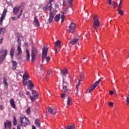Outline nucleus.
Returning a JSON list of instances; mask_svg holds the SVG:
<instances>
[{"label":"nucleus","instance_id":"nucleus-54","mask_svg":"<svg viewBox=\"0 0 129 129\" xmlns=\"http://www.w3.org/2000/svg\"><path fill=\"white\" fill-rule=\"evenodd\" d=\"M108 5H112L111 4V1H108Z\"/></svg>","mask_w":129,"mask_h":129},{"label":"nucleus","instance_id":"nucleus-41","mask_svg":"<svg viewBox=\"0 0 129 129\" xmlns=\"http://www.w3.org/2000/svg\"><path fill=\"white\" fill-rule=\"evenodd\" d=\"M30 99H31V101L34 102V101H35V99H36V98H35V96H30Z\"/></svg>","mask_w":129,"mask_h":129},{"label":"nucleus","instance_id":"nucleus-44","mask_svg":"<svg viewBox=\"0 0 129 129\" xmlns=\"http://www.w3.org/2000/svg\"><path fill=\"white\" fill-rule=\"evenodd\" d=\"M19 95L22 98L24 97V94L23 93V92L21 91L19 92Z\"/></svg>","mask_w":129,"mask_h":129},{"label":"nucleus","instance_id":"nucleus-42","mask_svg":"<svg viewBox=\"0 0 129 129\" xmlns=\"http://www.w3.org/2000/svg\"><path fill=\"white\" fill-rule=\"evenodd\" d=\"M25 6H26V3H25L24 2H22L21 4L20 7H19V8H24Z\"/></svg>","mask_w":129,"mask_h":129},{"label":"nucleus","instance_id":"nucleus-26","mask_svg":"<svg viewBox=\"0 0 129 129\" xmlns=\"http://www.w3.org/2000/svg\"><path fill=\"white\" fill-rule=\"evenodd\" d=\"M6 32V30L5 28H0V34L4 35V34H5Z\"/></svg>","mask_w":129,"mask_h":129},{"label":"nucleus","instance_id":"nucleus-3","mask_svg":"<svg viewBox=\"0 0 129 129\" xmlns=\"http://www.w3.org/2000/svg\"><path fill=\"white\" fill-rule=\"evenodd\" d=\"M46 8L47 10L50 11V14H49V18L48 20V23H52V21H53V19L54 18V16L55 14L54 13L52 12V4L51 3H48L46 5Z\"/></svg>","mask_w":129,"mask_h":129},{"label":"nucleus","instance_id":"nucleus-20","mask_svg":"<svg viewBox=\"0 0 129 129\" xmlns=\"http://www.w3.org/2000/svg\"><path fill=\"white\" fill-rule=\"evenodd\" d=\"M12 64H13V66H12L13 70H16V69H17V62L14 60H12Z\"/></svg>","mask_w":129,"mask_h":129},{"label":"nucleus","instance_id":"nucleus-16","mask_svg":"<svg viewBox=\"0 0 129 129\" xmlns=\"http://www.w3.org/2000/svg\"><path fill=\"white\" fill-rule=\"evenodd\" d=\"M34 23L35 25H36V26L40 27V23L39 22V20H38L37 16H35L34 17Z\"/></svg>","mask_w":129,"mask_h":129},{"label":"nucleus","instance_id":"nucleus-4","mask_svg":"<svg viewBox=\"0 0 129 129\" xmlns=\"http://www.w3.org/2000/svg\"><path fill=\"white\" fill-rule=\"evenodd\" d=\"M3 52H4L3 54ZM0 54H3L0 55V64H2L4 62V60L6 59V57H7V55H8V50L5 49L4 50V49H2L0 50Z\"/></svg>","mask_w":129,"mask_h":129},{"label":"nucleus","instance_id":"nucleus-55","mask_svg":"<svg viewBox=\"0 0 129 129\" xmlns=\"http://www.w3.org/2000/svg\"><path fill=\"white\" fill-rule=\"evenodd\" d=\"M43 10L44 11H46V10H47V7H43Z\"/></svg>","mask_w":129,"mask_h":129},{"label":"nucleus","instance_id":"nucleus-46","mask_svg":"<svg viewBox=\"0 0 129 129\" xmlns=\"http://www.w3.org/2000/svg\"><path fill=\"white\" fill-rule=\"evenodd\" d=\"M108 105H109V106H113V103L109 102H108Z\"/></svg>","mask_w":129,"mask_h":129},{"label":"nucleus","instance_id":"nucleus-57","mask_svg":"<svg viewBox=\"0 0 129 129\" xmlns=\"http://www.w3.org/2000/svg\"><path fill=\"white\" fill-rule=\"evenodd\" d=\"M20 14H21V15H22V14H23V9L21 10Z\"/></svg>","mask_w":129,"mask_h":129},{"label":"nucleus","instance_id":"nucleus-24","mask_svg":"<svg viewBox=\"0 0 129 129\" xmlns=\"http://www.w3.org/2000/svg\"><path fill=\"white\" fill-rule=\"evenodd\" d=\"M67 104L68 105H72V100L69 97L68 98Z\"/></svg>","mask_w":129,"mask_h":129},{"label":"nucleus","instance_id":"nucleus-61","mask_svg":"<svg viewBox=\"0 0 129 129\" xmlns=\"http://www.w3.org/2000/svg\"><path fill=\"white\" fill-rule=\"evenodd\" d=\"M40 70H43V68L42 67V66H40Z\"/></svg>","mask_w":129,"mask_h":129},{"label":"nucleus","instance_id":"nucleus-59","mask_svg":"<svg viewBox=\"0 0 129 129\" xmlns=\"http://www.w3.org/2000/svg\"><path fill=\"white\" fill-rule=\"evenodd\" d=\"M32 129H36V127L34 125L32 126Z\"/></svg>","mask_w":129,"mask_h":129},{"label":"nucleus","instance_id":"nucleus-60","mask_svg":"<svg viewBox=\"0 0 129 129\" xmlns=\"http://www.w3.org/2000/svg\"><path fill=\"white\" fill-rule=\"evenodd\" d=\"M54 2V0H49V3H52Z\"/></svg>","mask_w":129,"mask_h":129},{"label":"nucleus","instance_id":"nucleus-11","mask_svg":"<svg viewBox=\"0 0 129 129\" xmlns=\"http://www.w3.org/2000/svg\"><path fill=\"white\" fill-rule=\"evenodd\" d=\"M60 45H61L60 40H57L54 43V51L55 53H57V47H60Z\"/></svg>","mask_w":129,"mask_h":129},{"label":"nucleus","instance_id":"nucleus-39","mask_svg":"<svg viewBox=\"0 0 129 129\" xmlns=\"http://www.w3.org/2000/svg\"><path fill=\"white\" fill-rule=\"evenodd\" d=\"M3 82L6 86H8V83L7 82V79L6 78H4Z\"/></svg>","mask_w":129,"mask_h":129},{"label":"nucleus","instance_id":"nucleus-33","mask_svg":"<svg viewBox=\"0 0 129 129\" xmlns=\"http://www.w3.org/2000/svg\"><path fill=\"white\" fill-rule=\"evenodd\" d=\"M103 79V78H101L98 81H96L95 83V85H98L100 82H101V81Z\"/></svg>","mask_w":129,"mask_h":129},{"label":"nucleus","instance_id":"nucleus-9","mask_svg":"<svg viewBox=\"0 0 129 129\" xmlns=\"http://www.w3.org/2000/svg\"><path fill=\"white\" fill-rule=\"evenodd\" d=\"M18 55H21L22 54V49L21 48V40H20V38L18 40Z\"/></svg>","mask_w":129,"mask_h":129},{"label":"nucleus","instance_id":"nucleus-13","mask_svg":"<svg viewBox=\"0 0 129 129\" xmlns=\"http://www.w3.org/2000/svg\"><path fill=\"white\" fill-rule=\"evenodd\" d=\"M48 112H50L51 114H53L54 115L56 114V110L55 109H52L51 107H48Z\"/></svg>","mask_w":129,"mask_h":129},{"label":"nucleus","instance_id":"nucleus-64","mask_svg":"<svg viewBox=\"0 0 129 129\" xmlns=\"http://www.w3.org/2000/svg\"><path fill=\"white\" fill-rule=\"evenodd\" d=\"M8 125H11V122L8 123Z\"/></svg>","mask_w":129,"mask_h":129},{"label":"nucleus","instance_id":"nucleus-49","mask_svg":"<svg viewBox=\"0 0 129 129\" xmlns=\"http://www.w3.org/2000/svg\"><path fill=\"white\" fill-rule=\"evenodd\" d=\"M109 94H110L111 95H112L113 94H114V92L110 90L109 91Z\"/></svg>","mask_w":129,"mask_h":129},{"label":"nucleus","instance_id":"nucleus-18","mask_svg":"<svg viewBox=\"0 0 129 129\" xmlns=\"http://www.w3.org/2000/svg\"><path fill=\"white\" fill-rule=\"evenodd\" d=\"M32 93L33 95H34L35 99H38V98H39V95H38V93H37L36 91L33 90L32 91Z\"/></svg>","mask_w":129,"mask_h":129},{"label":"nucleus","instance_id":"nucleus-47","mask_svg":"<svg viewBox=\"0 0 129 129\" xmlns=\"http://www.w3.org/2000/svg\"><path fill=\"white\" fill-rule=\"evenodd\" d=\"M23 85H24V86H26V85H27V81H26V80H23Z\"/></svg>","mask_w":129,"mask_h":129},{"label":"nucleus","instance_id":"nucleus-15","mask_svg":"<svg viewBox=\"0 0 129 129\" xmlns=\"http://www.w3.org/2000/svg\"><path fill=\"white\" fill-rule=\"evenodd\" d=\"M28 89L32 90L33 89V87H34V85L32 83V81H29L28 84Z\"/></svg>","mask_w":129,"mask_h":129},{"label":"nucleus","instance_id":"nucleus-28","mask_svg":"<svg viewBox=\"0 0 129 129\" xmlns=\"http://www.w3.org/2000/svg\"><path fill=\"white\" fill-rule=\"evenodd\" d=\"M60 14H57L54 18V20L55 22H58L59 20H60Z\"/></svg>","mask_w":129,"mask_h":129},{"label":"nucleus","instance_id":"nucleus-58","mask_svg":"<svg viewBox=\"0 0 129 129\" xmlns=\"http://www.w3.org/2000/svg\"><path fill=\"white\" fill-rule=\"evenodd\" d=\"M0 109H3V105H0Z\"/></svg>","mask_w":129,"mask_h":129},{"label":"nucleus","instance_id":"nucleus-29","mask_svg":"<svg viewBox=\"0 0 129 129\" xmlns=\"http://www.w3.org/2000/svg\"><path fill=\"white\" fill-rule=\"evenodd\" d=\"M74 128H75V126L74 125H68L65 128V129H74Z\"/></svg>","mask_w":129,"mask_h":129},{"label":"nucleus","instance_id":"nucleus-48","mask_svg":"<svg viewBox=\"0 0 129 129\" xmlns=\"http://www.w3.org/2000/svg\"><path fill=\"white\" fill-rule=\"evenodd\" d=\"M12 19L13 21H17V20H18V18H16L15 17H12Z\"/></svg>","mask_w":129,"mask_h":129},{"label":"nucleus","instance_id":"nucleus-51","mask_svg":"<svg viewBox=\"0 0 129 129\" xmlns=\"http://www.w3.org/2000/svg\"><path fill=\"white\" fill-rule=\"evenodd\" d=\"M54 7H55V9H58V4H55L54 5Z\"/></svg>","mask_w":129,"mask_h":129},{"label":"nucleus","instance_id":"nucleus-45","mask_svg":"<svg viewBox=\"0 0 129 129\" xmlns=\"http://www.w3.org/2000/svg\"><path fill=\"white\" fill-rule=\"evenodd\" d=\"M26 112L27 113L29 114L30 113V112H31V110H30V107H28L26 110Z\"/></svg>","mask_w":129,"mask_h":129},{"label":"nucleus","instance_id":"nucleus-32","mask_svg":"<svg viewBox=\"0 0 129 129\" xmlns=\"http://www.w3.org/2000/svg\"><path fill=\"white\" fill-rule=\"evenodd\" d=\"M67 1L70 8H72V2H73V0H67Z\"/></svg>","mask_w":129,"mask_h":129},{"label":"nucleus","instance_id":"nucleus-52","mask_svg":"<svg viewBox=\"0 0 129 129\" xmlns=\"http://www.w3.org/2000/svg\"><path fill=\"white\" fill-rule=\"evenodd\" d=\"M21 16H22V14H21V13H20V14L18 15L17 16V19H20V18H21Z\"/></svg>","mask_w":129,"mask_h":129},{"label":"nucleus","instance_id":"nucleus-8","mask_svg":"<svg viewBox=\"0 0 129 129\" xmlns=\"http://www.w3.org/2000/svg\"><path fill=\"white\" fill-rule=\"evenodd\" d=\"M7 12H8V10L7 9L4 10L2 17L0 19V25H3V21H4V18L6 17V14H7Z\"/></svg>","mask_w":129,"mask_h":129},{"label":"nucleus","instance_id":"nucleus-50","mask_svg":"<svg viewBox=\"0 0 129 129\" xmlns=\"http://www.w3.org/2000/svg\"><path fill=\"white\" fill-rule=\"evenodd\" d=\"M64 96H65V94L64 93L61 94L60 97H61V98H63V97H64Z\"/></svg>","mask_w":129,"mask_h":129},{"label":"nucleus","instance_id":"nucleus-22","mask_svg":"<svg viewBox=\"0 0 129 129\" xmlns=\"http://www.w3.org/2000/svg\"><path fill=\"white\" fill-rule=\"evenodd\" d=\"M34 122L37 127H40V126H41V124L40 123V120H39V119H36Z\"/></svg>","mask_w":129,"mask_h":129},{"label":"nucleus","instance_id":"nucleus-40","mask_svg":"<svg viewBox=\"0 0 129 129\" xmlns=\"http://www.w3.org/2000/svg\"><path fill=\"white\" fill-rule=\"evenodd\" d=\"M122 0H120L119 3L118 5V9H121V3Z\"/></svg>","mask_w":129,"mask_h":129},{"label":"nucleus","instance_id":"nucleus-27","mask_svg":"<svg viewBox=\"0 0 129 129\" xmlns=\"http://www.w3.org/2000/svg\"><path fill=\"white\" fill-rule=\"evenodd\" d=\"M83 80H81V79H79L78 80V82L77 83V84L76 85V89L77 90H78V88L79 87V86L80 85V83L81 82V81H82Z\"/></svg>","mask_w":129,"mask_h":129},{"label":"nucleus","instance_id":"nucleus-12","mask_svg":"<svg viewBox=\"0 0 129 129\" xmlns=\"http://www.w3.org/2000/svg\"><path fill=\"white\" fill-rule=\"evenodd\" d=\"M68 70L66 68H64L63 70H60L61 76H66L67 75Z\"/></svg>","mask_w":129,"mask_h":129},{"label":"nucleus","instance_id":"nucleus-5","mask_svg":"<svg viewBox=\"0 0 129 129\" xmlns=\"http://www.w3.org/2000/svg\"><path fill=\"white\" fill-rule=\"evenodd\" d=\"M100 23H99V20H98V16H95L93 18V27L95 30H96V27H99Z\"/></svg>","mask_w":129,"mask_h":129},{"label":"nucleus","instance_id":"nucleus-38","mask_svg":"<svg viewBox=\"0 0 129 129\" xmlns=\"http://www.w3.org/2000/svg\"><path fill=\"white\" fill-rule=\"evenodd\" d=\"M23 80L25 81L28 80V76L24 74L23 76Z\"/></svg>","mask_w":129,"mask_h":129},{"label":"nucleus","instance_id":"nucleus-31","mask_svg":"<svg viewBox=\"0 0 129 129\" xmlns=\"http://www.w3.org/2000/svg\"><path fill=\"white\" fill-rule=\"evenodd\" d=\"M117 12H118V14L120 15L121 16H122L123 15V11H122L120 9H117Z\"/></svg>","mask_w":129,"mask_h":129},{"label":"nucleus","instance_id":"nucleus-7","mask_svg":"<svg viewBox=\"0 0 129 129\" xmlns=\"http://www.w3.org/2000/svg\"><path fill=\"white\" fill-rule=\"evenodd\" d=\"M75 29H76V26L75 25V23H72L69 27V31L70 33H74L75 31Z\"/></svg>","mask_w":129,"mask_h":129},{"label":"nucleus","instance_id":"nucleus-34","mask_svg":"<svg viewBox=\"0 0 129 129\" xmlns=\"http://www.w3.org/2000/svg\"><path fill=\"white\" fill-rule=\"evenodd\" d=\"M61 23L64 22V20L65 19V16L64 15V13H62L61 16Z\"/></svg>","mask_w":129,"mask_h":129},{"label":"nucleus","instance_id":"nucleus-17","mask_svg":"<svg viewBox=\"0 0 129 129\" xmlns=\"http://www.w3.org/2000/svg\"><path fill=\"white\" fill-rule=\"evenodd\" d=\"M21 9V7H15L13 9V14L14 15L18 14V13H19V11H20V9Z\"/></svg>","mask_w":129,"mask_h":129},{"label":"nucleus","instance_id":"nucleus-30","mask_svg":"<svg viewBox=\"0 0 129 129\" xmlns=\"http://www.w3.org/2000/svg\"><path fill=\"white\" fill-rule=\"evenodd\" d=\"M80 79L83 80V78H84V72H82L80 75Z\"/></svg>","mask_w":129,"mask_h":129},{"label":"nucleus","instance_id":"nucleus-2","mask_svg":"<svg viewBox=\"0 0 129 129\" xmlns=\"http://www.w3.org/2000/svg\"><path fill=\"white\" fill-rule=\"evenodd\" d=\"M47 53L48 48H45L44 46L42 49V63H44L45 59L46 60L47 63L50 61V56H47Z\"/></svg>","mask_w":129,"mask_h":129},{"label":"nucleus","instance_id":"nucleus-21","mask_svg":"<svg viewBox=\"0 0 129 129\" xmlns=\"http://www.w3.org/2000/svg\"><path fill=\"white\" fill-rule=\"evenodd\" d=\"M10 104H11L12 107L16 108V105L15 104V100H14V99H11L10 100Z\"/></svg>","mask_w":129,"mask_h":129},{"label":"nucleus","instance_id":"nucleus-62","mask_svg":"<svg viewBox=\"0 0 129 129\" xmlns=\"http://www.w3.org/2000/svg\"><path fill=\"white\" fill-rule=\"evenodd\" d=\"M4 125H5V127L7 128V125L6 124V122H5Z\"/></svg>","mask_w":129,"mask_h":129},{"label":"nucleus","instance_id":"nucleus-43","mask_svg":"<svg viewBox=\"0 0 129 129\" xmlns=\"http://www.w3.org/2000/svg\"><path fill=\"white\" fill-rule=\"evenodd\" d=\"M52 74V70H48L47 72V75H51Z\"/></svg>","mask_w":129,"mask_h":129},{"label":"nucleus","instance_id":"nucleus-14","mask_svg":"<svg viewBox=\"0 0 129 129\" xmlns=\"http://www.w3.org/2000/svg\"><path fill=\"white\" fill-rule=\"evenodd\" d=\"M62 82H63L62 88H63V92H65L66 93L68 91V89H67V86L65 85V83L67 84V83H64V80L62 81Z\"/></svg>","mask_w":129,"mask_h":129},{"label":"nucleus","instance_id":"nucleus-25","mask_svg":"<svg viewBox=\"0 0 129 129\" xmlns=\"http://www.w3.org/2000/svg\"><path fill=\"white\" fill-rule=\"evenodd\" d=\"M26 54H27L26 60L29 61L30 60V52L29 51V50H28V49H26Z\"/></svg>","mask_w":129,"mask_h":129},{"label":"nucleus","instance_id":"nucleus-36","mask_svg":"<svg viewBox=\"0 0 129 129\" xmlns=\"http://www.w3.org/2000/svg\"><path fill=\"white\" fill-rule=\"evenodd\" d=\"M111 6H113L114 8H117V4L116 2H112V4H111Z\"/></svg>","mask_w":129,"mask_h":129},{"label":"nucleus","instance_id":"nucleus-53","mask_svg":"<svg viewBox=\"0 0 129 129\" xmlns=\"http://www.w3.org/2000/svg\"><path fill=\"white\" fill-rule=\"evenodd\" d=\"M3 41H4V38H1L0 39V44H2L3 43Z\"/></svg>","mask_w":129,"mask_h":129},{"label":"nucleus","instance_id":"nucleus-10","mask_svg":"<svg viewBox=\"0 0 129 129\" xmlns=\"http://www.w3.org/2000/svg\"><path fill=\"white\" fill-rule=\"evenodd\" d=\"M96 86H97V85H96L95 83L94 84V85H92L89 88L88 90H87L86 93H90V92H91V91H93V90H94V89H95V87H96Z\"/></svg>","mask_w":129,"mask_h":129},{"label":"nucleus","instance_id":"nucleus-63","mask_svg":"<svg viewBox=\"0 0 129 129\" xmlns=\"http://www.w3.org/2000/svg\"><path fill=\"white\" fill-rule=\"evenodd\" d=\"M63 4H66V1H63Z\"/></svg>","mask_w":129,"mask_h":129},{"label":"nucleus","instance_id":"nucleus-35","mask_svg":"<svg viewBox=\"0 0 129 129\" xmlns=\"http://www.w3.org/2000/svg\"><path fill=\"white\" fill-rule=\"evenodd\" d=\"M13 124L14 125H17V119H16V116H14L13 117Z\"/></svg>","mask_w":129,"mask_h":129},{"label":"nucleus","instance_id":"nucleus-6","mask_svg":"<svg viewBox=\"0 0 129 129\" xmlns=\"http://www.w3.org/2000/svg\"><path fill=\"white\" fill-rule=\"evenodd\" d=\"M37 53H38V50L37 49V48H36L35 47H33L32 50V54H31L32 62H34V61H35V59L36 58V56L37 55Z\"/></svg>","mask_w":129,"mask_h":129},{"label":"nucleus","instance_id":"nucleus-1","mask_svg":"<svg viewBox=\"0 0 129 129\" xmlns=\"http://www.w3.org/2000/svg\"><path fill=\"white\" fill-rule=\"evenodd\" d=\"M20 121V123L17 126V129H23L24 126L30 124V121L25 116H21Z\"/></svg>","mask_w":129,"mask_h":129},{"label":"nucleus","instance_id":"nucleus-23","mask_svg":"<svg viewBox=\"0 0 129 129\" xmlns=\"http://www.w3.org/2000/svg\"><path fill=\"white\" fill-rule=\"evenodd\" d=\"M14 53H15V49L11 48L10 50V55L12 59H14Z\"/></svg>","mask_w":129,"mask_h":129},{"label":"nucleus","instance_id":"nucleus-19","mask_svg":"<svg viewBox=\"0 0 129 129\" xmlns=\"http://www.w3.org/2000/svg\"><path fill=\"white\" fill-rule=\"evenodd\" d=\"M79 41V39H73L71 41V45H75V44L78 43Z\"/></svg>","mask_w":129,"mask_h":129},{"label":"nucleus","instance_id":"nucleus-56","mask_svg":"<svg viewBox=\"0 0 129 129\" xmlns=\"http://www.w3.org/2000/svg\"><path fill=\"white\" fill-rule=\"evenodd\" d=\"M26 94H27V95H30V92L29 91H27L26 92Z\"/></svg>","mask_w":129,"mask_h":129},{"label":"nucleus","instance_id":"nucleus-37","mask_svg":"<svg viewBox=\"0 0 129 129\" xmlns=\"http://www.w3.org/2000/svg\"><path fill=\"white\" fill-rule=\"evenodd\" d=\"M126 102L127 105H129V95L126 96Z\"/></svg>","mask_w":129,"mask_h":129}]
</instances>
